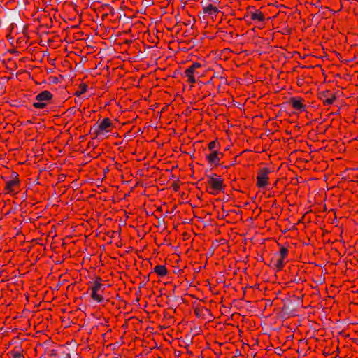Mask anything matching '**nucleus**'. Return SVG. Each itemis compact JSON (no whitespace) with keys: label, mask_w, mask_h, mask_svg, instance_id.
Masks as SVG:
<instances>
[{"label":"nucleus","mask_w":358,"mask_h":358,"mask_svg":"<svg viewBox=\"0 0 358 358\" xmlns=\"http://www.w3.org/2000/svg\"><path fill=\"white\" fill-rule=\"evenodd\" d=\"M187 31H185L184 32V34H185V36H188V34H187Z\"/></svg>","instance_id":"nucleus-35"},{"label":"nucleus","mask_w":358,"mask_h":358,"mask_svg":"<svg viewBox=\"0 0 358 358\" xmlns=\"http://www.w3.org/2000/svg\"><path fill=\"white\" fill-rule=\"evenodd\" d=\"M110 285L105 283V281L99 275H96L88 284V291L91 292L90 296L97 303L106 306L110 302L106 298L105 290Z\"/></svg>","instance_id":"nucleus-1"},{"label":"nucleus","mask_w":358,"mask_h":358,"mask_svg":"<svg viewBox=\"0 0 358 358\" xmlns=\"http://www.w3.org/2000/svg\"><path fill=\"white\" fill-rule=\"evenodd\" d=\"M292 32V29L289 28H285L284 31H282V34H290Z\"/></svg>","instance_id":"nucleus-28"},{"label":"nucleus","mask_w":358,"mask_h":358,"mask_svg":"<svg viewBox=\"0 0 358 358\" xmlns=\"http://www.w3.org/2000/svg\"><path fill=\"white\" fill-rule=\"evenodd\" d=\"M87 88L88 85L85 83H82L79 85L78 90L73 93V95L76 96H80L85 92H86Z\"/></svg>","instance_id":"nucleus-23"},{"label":"nucleus","mask_w":358,"mask_h":358,"mask_svg":"<svg viewBox=\"0 0 358 358\" xmlns=\"http://www.w3.org/2000/svg\"><path fill=\"white\" fill-rule=\"evenodd\" d=\"M243 19L248 24H253V29H262L270 21L271 17L267 13L255 7H248Z\"/></svg>","instance_id":"nucleus-2"},{"label":"nucleus","mask_w":358,"mask_h":358,"mask_svg":"<svg viewBox=\"0 0 358 358\" xmlns=\"http://www.w3.org/2000/svg\"><path fill=\"white\" fill-rule=\"evenodd\" d=\"M172 188L175 192H177L180 189V185L174 182L172 184Z\"/></svg>","instance_id":"nucleus-27"},{"label":"nucleus","mask_w":358,"mask_h":358,"mask_svg":"<svg viewBox=\"0 0 358 358\" xmlns=\"http://www.w3.org/2000/svg\"><path fill=\"white\" fill-rule=\"evenodd\" d=\"M115 128V125L112 122L109 117H105L101 121L99 120L93 127H91L90 133L95 138L110 133Z\"/></svg>","instance_id":"nucleus-6"},{"label":"nucleus","mask_w":358,"mask_h":358,"mask_svg":"<svg viewBox=\"0 0 358 358\" xmlns=\"http://www.w3.org/2000/svg\"><path fill=\"white\" fill-rule=\"evenodd\" d=\"M1 178L5 182L3 189L5 194L15 195L20 192L21 181L17 172L11 171L9 176H1Z\"/></svg>","instance_id":"nucleus-5"},{"label":"nucleus","mask_w":358,"mask_h":358,"mask_svg":"<svg viewBox=\"0 0 358 358\" xmlns=\"http://www.w3.org/2000/svg\"><path fill=\"white\" fill-rule=\"evenodd\" d=\"M289 337H291L292 338H293L294 336L291 335V336H287V338H289Z\"/></svg>","instance_id":"nucleus-36"},{"label":"nucleus","mask_w":358,"mask_h":358,"mask_svg":"<svg viewBox=\"0 0 358 358\" xmlns=\"http://www.w3.org/2000/svg\"><path fill=\"white\" fill-rule=\"evenodd\" d=\"M183 76L187 78V81L190 83H196V80H199L200 78L192 64L185 71Z\"/></svg>","instance_id":"nucleus-17"},{"label":"nucleus","mask_w":358,"mask_h":358,"mask_svg":"<svg viewBox=\"0 0 358 358\" xmlns=\"http://www.w3.org/2000/svg\"><path fill=\"white\" fill-rule=\"evenodd\" d=\"M42 348H43V345H40L38 346V350H41Z\"/></svg>","instance_id":"nucleus-34"},{"label":"nucleus","mask_w":358,"mask_h":358,"mask_svg":"<svg viewBox=\"0 0 358 358\" xmlns=\"http://www.w3.org/2000/svg\"><path fill=\"white\" fill-rule=\"evenodd\" d=\"M8 355H10V358H24L23 350L21 347H15L9 352Z\"/></svg>","instance_id":"nucleus-22"},{"label":"nucleus","mask_w":358,"mask_h":358,"mask_svg":"<svg viewBox=\"0 0 358 358\" xmlns=\"http://www.w3.org/2000/svg\"><path fill=\"white\" fill-rule=\"evenodd\" d=\"M199 308H196L194 309V313H195L196 315H199Z\"/></svg>","instance_id":"nucleus-32"},{"label":"nucleus","mask_w":358,"mask_h":358,"mask_svg":"<svg viewBox=\"0 0 358 358\" xmlns=\"http://www.w3.org/2000/svg\"><path fill=\"white\" fill-rule=\"evenodd\" d=\"M305 100L301 96H292L289 99L288 103L296 110L303 112L306 110V106L304 103Z\"/></svg>","instance_id":"nucleus-16"},{"label":"nucleus","mask_w":358,"mask_h":358,"mask_svg":"<svg viewBox=\"0 0 358 358\" xmlns=\"http://www.w3.org/2000/svg\"><path fill=\"white\" fill-rule=\"evenodd\" d=\"M357 56H358V52H357Z\"/></svg>","instance_id":"nucleus-37"},{"label":"nucleus","mask_w":358,"mask_h":358,"mask_svg":"<svg viewBox=\"0 0 358 358\" xmlns=\"http://www.w3.org/2000/svg\"><path fill=\"white\" fill-rule=\"evenodd\" d=\"M318 99L322 102L324 106L331 105L337 99L335 93L331 90H325L318 93Z\"/></svg>","instance_id":"nucleus-15"},{"label":"nucleus","mask_w":358,"mask_h":358,"mask_svg":"<svg viewBox=\"0 0 358 358\" xmlns=\"http://www.w3.org/2000/svg\"><path fill=\"white\" fill-rule=\"evenodd\" d=\"M271 171L268 167H260L257 173V182L256 186L259 188H263L268 185L269 173Z\"/></svg>","instance_id":"nucleus-14"},{"label":"nucleus","mask_w":358,"mask_h":358,"mask_svg":"<svg viewBox=\"0 0 358 358\" xmlns=\"http://www.w3.org/2000/svg\"><path fill=\"white\" fill-rule=\"evenodd\" d=\"M180 45L182 46V48H192L194 46V42L192 41V38H189L181 41Z\"/></svg>","instance_id":"nucleus-25"},{"label":"nucleus","mask_w":358,"mask_h":358,"mask_svg":"<svg viewBox=\"0 0 358 358\" xmlns=\"http://www.w3.org/2000/svg\"><path fill=\"white\" fill-rule=\"evenodd\" d=\"M216 36L223 41L231 43L239 36V34L236 31L234 27L227 25L218 28Z\"/></svg>","instance_id":"nucleus-11"},{"label":"nucleus","mask_w":358,"mask_h":358,"mask_svg":"<svg viewBox=\"0 0 358 358\" xmlns=\"http://www.w3.org/2000/svg\"><path fill=\"white\" fill-rule=\"evenodd\" d=\"M220 148L221 145L217 139L212 141L208 144V149L209 151L220 150Z\"/></svg>","instance_id":"nucleus-24"},{"label":"nucleus","mask_w":358,"mask_h":358,"mask_svg":"<svg viewBox=\"0 0 358 358\" xmlns=\"http://www.w3.org/2000/svg\"><path fill=\"white\" fill-rule=\"evenodd\" d=\"M73 108H69L67 111H70L71 113H73Z\"/></svg>","instance_id":"nucleus-33"},{"label":"nucleus","mask_w":358,"mask_h":358,"mask_svg":"<svg viewBox=\"0 0 358 358\" xmlns=\"http://www.w3.org/2000/svg\"><path fill=\"white\" fill-rule=\"evenodd\" d=\"M131 42H132V41H131V40H125L124 42H122V43H122V44H123V43L128 44V43H131Z\"/></svg>","instance_id":"nucleus-30"},{"label":"nucleus","mask_w":358,"mask_h":358,"mask_svg":"<svg viewBox=\"0 0 358 358\" xmlns=\"http://www.w3.org/2000/svg\"><path fill=\"white\" fill-rule=\"evenodd\" d=\"M53 97V94L50 91L43 90L36 96L32 106L36 109H44L49 104L52 103Z\"/></svg>","instance_id":"nucleus-10"},{"label":"nucleus","mask_w":358,"mask_h":358,"mask_svg":"<svg viewBox=\"0 0 358 358\" xmlns=\"http://www.w3.org/2000/svg\"><path fill=\"white\" fill-rule=\"evenodd\" d=\"M202 11L200 14H203V17H211L214 19L217 17L220 13L218 8V3L217 1L211 0V1H202L201 2Z\"/></svg>","instance_id":"nucleus-12"},{"label":"nucleus","mask_w":358,"mask_h":358,"mask_svg":"<svg viewBox=\"0 0 358 358\" xmlns=\"http://www.w3.org/2000/svg\"><path fill=\"white\" fill-rule=\"evenodd\" d=\"M304 294H293L283 299L282 310L287 316H295L299 310L303 308V298Z\"/></svg>","instance_id":"nucleus-3"},{"label":"nucleus","mask_w":358,"mask_h":358,"mask_svg":"<svg viewBox=\"0 0 358 358\" xmlns=\"http://www.w3.org/2000/svg\"><path fill=\"white\" fill-rule=\"evenodd\" d=\"M218 150L209 151V153H206V159L210 165H215L217 166L220 165L219 163V157H217Z\"/></svg>","instance_id":"nucleus-19"},{"label":"nucleus","mask_w":358,"mask_h":358,"mask_svg":"<svg viewBox=\"0 0 358 358\" xmlns=\"http://www.w3.org/2000/svg\"><path fill=\"white\" fill-rule=\"evenodd\" d=\"M150 273L148 276H144V280L141 281L139 284V288L144 287L146 283L149 281V276L151 275Z\"/></svg>","instance_id":"nucleus-26"},{"label":"nucleus","mask_w":358,"mask_h":358,"mask_svg":"<svg viewBox=\"0 0 358 358\" xmlns=\"http://www.w3.org/2000/svg\"><path fill=\"white\" fill-rule=\"evenodd\" d=\"M192 66L195 69L200 77H202L207 70L206 62L204 59H200L196 62H194Z\"/></svg>","instance_id":"nucleus-18"},{"label":"nucleus","mask_w":358,"mask_h":358,"mask_svg":"<svg viewBox=\"0 0 358 358\" xmlns=\"http://www.w3.org/2000/svg\"><path fill=\"white\" fill-rule=\"evenodd\" d=\"M226 185L224 183V179L221 176L216 173L207 175L206 192L211 195L216 196L221 192H224Z\"/></svg>","instance_id":"nucleus-4"},{"label":"nucleus","mask_w":358,"mask_h":358,"mask_svg":"<svg viewBox=\"0 0 358 358\" xmlns=\"http://www.w3.org/2000/svg\"><path fill=\"white\" fill-rule=\"evenodd\" d=\"M40 358H71V357L67 350L57 348L55 349H45Z\"/></svg>","instance_id":"nucleus-13"},{"label":"nucleus","mask_w":358,"mask_h":358,"mask_svg":"<svg viewBox=\"0 0 358 358\" xmlns=\"http://www.w3.org/2000/svg\"><path fill=\"white\" fill-rule=\"evenodd\" d=\"M277 245L279 250L275 254L277 259L275 263V267L277 271H282L289 261L288 256L291 247L288 243L285 244L278 243Z\"/></svg>","instance_id":"nucleus-7"},{"label":"nucleus","mask_w":358,"mask_h":358,"mask_svg":"<svg viewBox=\"0 0 358 358\" xmlns=\"http://www.w3.org/2000/svg\"><path fill=\"white\" fill-rule=\"evenodd\" d=\"M37 20L39 23H45L46 27H51L52 26V20L49 15L42 14L41 16H38Z\"/></svg>","instance_id":"nucleus-21"},{"label":"nucleus","mask_w":358,"mask_h":358,"mask_svg":"<svg viewBox=\"0 0 358 358\" xmlns=\"http://www.w3.org/2000/svg\"><path fill=\"white\" fill-rule=\"evenodd\" d=\"M234 164H235V163H231V164H230L229 165L224 166V167L225 169H229V167H231V166H234Z\"/></svg>","instance_id":"nucleus-31"},{"label":"nucleus","mask_w":358,"mask_h":358,"mask_svg":"<svg viewBox=\"0 0 358 358\" xmlns=\"http://www.w3.org/2000/svg\"><path fill=\"white\" fill-rule=\"evenodd\" d=\"M153 272L160 278L164 277L169 273V271L165 265L155 266L153 268Z\"/></svg>","instance_id":"nucleus-20"},{"label":"nucleus","mask_w":358,"mask_h":358,"mask_svg":"<svg viewBox=\"0 0 358 358\" xmlns=\"http://www.w3.org/2000/svg\"><path fill=\"white\" fill-rule=\"evenodd\" d=\"M101 10L103 12L102 18H108L109 20L113 22H120L122 15V10L121 7L115 8L113 5L104 3L101 6Z\"/></svg>","instance_id":"nucleus-9"},{"label":"nucleus","mask_w":358,"mask_h":358,"mask_svg":"<svg viewBox=\"0 0 358 358\" xmlns=\"http://www.w3.org/2000/svg\"><path fill=\"white\" fill-rule=\"evenodd\" d=\"M223 157H224V153L222 152H220V150H218L217 157H219V162H220V160L222 159Z\"/></svg>","instance_id":"nucleus-29"},{"label":"nucleus","mask_w":358,"mask_h":358,"mask_svg":"<svg viewBox=\"0 0 358 358\" xmlns=\"http://www.w3.org/2000/svg\"><path fill=\"white\" fill-rule=\"evenodd\" d=\"M214 80V76H212L210 79L206 82L199 80V92L197 94L199 100H203L211 94H213V96L215 95Z\"/></svg>","instance_id":"nucleus-8"}]
</instances>
